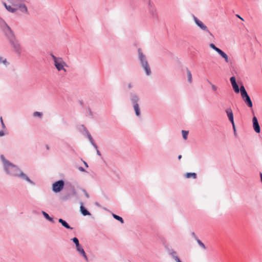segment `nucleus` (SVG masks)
Here are the masks:
<instances>
[{"label": "nucleus", "mask_w": 262, "mask_h": 262, "mask_svg": "<svg viewBox=\"0 0 262 262\" xmlns=\"http://www.w3.org/2000/svg\"><path fill=\"white\" fill-rule=\"evenodd\" d=\"M0 159L2 163L3 170L7 175L11 177L20 178L32 185H35L34 182L18 166L9 161L4 155H1Z\"/></svg>", "instance_id": "obj_1"}, {"label": "nucleus", "mask_w": 262, "mask_h": 262, "mask_svg": "<svg viewBox=\"0 0 262 262\" xmlns=\"http://www.w3.org/2000/svg\"><path fill=\"white\" fill-rule=\"evenodd\" d=\"M25 3L26 0H7V2H3V5L10 13H15L19 11L23 14L28 15L29 13Z\"/></svg>", "instance_id": "obj_2"}, {"label": "nucleus", "mask_w": 262, "mask_h": 262, "mask_svg": "<svg viewBox=\"0 0 262 262\" xmlns=\"http://www.w3.org/2000/svg\"><path fill=\"white\" fill-rule=\"evenodd\" d=\"M138 59L141 67L145 71L147 76H150L151 74L150 68L147 61V57L142 51L140 48L138 49Z\"/></svg>", "instance_id": "obj_3"}, {"label": "nucleus", "mask_w": 262, "mask_h": 262, "mask_svg": "<svg viewBox=\"0 0 262 262\" xmlns=\"http://www.w3.org/2000/svg\"><path fill=\"white\" fill-rule=\"evenodd\" d=\"M50 56L53 61L54 66L58 72L63 71L64 73L67 72L65 67H68V65L62 58L56 57L52 53L50 54Z\"/></svg>", "instance_id": "obj_4"}, {"label": "nucleus", "mask_w": 262, "mask_h": 262, "mask_svg": "<svg viewBox=\"0 0 262 262\" xmlns=\"http://www.w3.org/2000/svg\"><path fill=\"white\" fill-rule=\"evenodd\" d=\"M9 40L14 51L18 55H20L22 52V48L19 41L16 39L14 33L6 37Z\"/></svg>", "instance_id": "obj_5"}, {"label": "nucleus", "mask_w": 262, "mask_h": 262, "mask_svg": "<svg viewBox=\"0 0 262 262\" xmlns=\"http://www.w3.org/2000/svg\"><path fill=\"white\" fill-rule=\"evenodd\" d=\"M240 93L241 95V97L243 99L244 102L247 104V105L250 107L252 108L253 103L251 100L250 96L248 95L244 86L242 85L240 86Z\"/></svg>", "instance_id": "obj_6"}, {"label": "nucleus", "mask_w": 262, "mask_h": 262, "mask_svg": "<svg viewBox=\"0 0 262 262\" xmlns=\"http://www.w3.org/2000/svg\"><path fill=\"white\" fill-rule=\"evenodd\" d=\"M193 20L196 25L204 32L208 33L210 36L213 37L212 33L209 30L207 27L200 19H199L195 16H192Z\"/></svg>", "instance_id": "obj_7"}, {"label": "nucleus", "mask_w": 262, "mask_h": 262, "mask_svg": "<svg viewBox=\"0 0 262 262\" xmlns=\"http://www.w3.org/2000/svg\"><path fill=\"white\" fill-rule=\"evenodd\" d=\"M0 29L6 37L13 33L12 29L6 23L5 20L1 17H0Z\"/></svg>", "instance_id": "obj_8"}, {"label": "nucleus", "mask_w": 262, "mask_h": 262, "mask_svg": "<svg viewBox=\"0 0 262 262\" xmlns=\"http://www.w3.org/2000/svg\"><path fill=\"white\" fill-rule=\"evenodd\" d=\"M64 185V182L63 180L57 181L52 184V191L54 193L59 192L63 189Z\"/></svg>", "instance_id": "obj_9"}, {"label": "nucleus", "mask_w": 262, "mask_h": 262, "mask_svg": "<svg viewBox=\"0 0 262 262\" xmlns=\"http://www.w3.org/2000/svg\"><path fill=\"white\" fill-rule=\"evenodd\" d=\"M129 99L133 105L138 104V102L140 101V97L139 95L136 93L131 92L129 94Z\"/></svg>", "instance_id": "obj_10"}, {"label": "nucleus", "mask_w": 262, "mask_h": 262, "mask_svg": "<svg viewBox=\"0 0 262 262\" xmlns=\"http://www.w3.org/2000/svg\"><path fill=\"white\" fill-rule=\"evenodd\" d=\"M76 251L78 252L79 254L81 256H82L86 261L88 262L89 261L88 257L83 247L81 245H79L78 246H77L76 247Z\"/></svg>", "instance_id": "obj_11"}, {"label": "nucleus", "mask_w": 262, "mask_h": 262, "mask_svg": "<svg viewBox=\"0 0 262 262\" xmlns=\"http://www.w3.org/2000/svg\"><path fill=\"white\" fill-rule=\"evenodd\" d=\"M1 125H0V137H3L7 134L6 130V126L4 122L3 118H0Z\"/></svg>", "instance_id": "obj_12"}, {"label": "nucleus", "mask_w": 262, "mask_h": 262, "mask_svg": "<svg viewBox=\"0 0 262 262\" xmlns=\"http://www.w3.org/2000/svg\"><path fill=\"white\" fill-rule=\"evenodd\" d=\"M253 127L255 132L257 133H259L260 132V127L259 125L257 118L254 116L252 119Z\"/></svg>", "instance_id": "obj_13"}, {"label": "nucleus", "mask_w": 262, "mask_h": 262, "mask_svg": "<svg viewBox=\"0 0 262 262\" xmlns=\"http://www.w3.org/2000/svg\"><path fill=\"white\" fill-rule=\"evenodd\" d=\"M148 11L150 14L153 17H156L157 16V13L156 11V9L154 6L153 3L149 0L148 1Z\"/></svg>", "instance_id": "obj_14"}, {"label": "nucleus", "mask_w": 262, "mask_h": 262, "mask_svg": "<svg viewBox=\"0 0 262 262\" xmlns=\"http://www.w3.org/2000/svg\"><path fill=\"white\" fill-rule=\"evenodd\" d=\"M226 113L229 119V120L232 123V125H234V117L233 114L231 107H228L226 110Z\"/></svg>", "instance_id": "obj_15"}, {"label": "nucleus", "mask_w": 262, "mask_h": 262, "mask_svg": "<svg viewBox=\"0 0 262 262\" xmlns=\"http://www.w3.org/2000/svg\"><path fill=\"white\" fill-rule=\"evenodd\" d=\"M217 53L225 60V61L226 63H228L229 62V57L226 53L221 49L219 50Z\"/></svg>", "instance_id": "obj_16"}, {"label": "nucleus", "mask_w": 262, "mask_h": 262, "mask_svg": "<svg viewBox=\"0 0 262 262\" xmlns=\"http://www.w3.org/2000/svg\"><path fill=\"white\" fill-rule=\"evenodd\" d=\"M58 222L59 223H60L62 226L63 227H64L65 228L67 229H70V230H72L73 229V228L71 227L69 224L68 223L64 220H63V219H59L58 220Z\"/></svg>", "instance_id": "obj_17"}, {"label": "nucleus", "mask_w": 262, "mask_h": 262, "mask_svg": "<svg viewBox=\"0 0 262 262\" xmlns=\"http://www.w3.org/2000/svg\"><path fill=\"white\" fill-rule=\"evenodd\" d=\"M168 254L173 259H174V260L179 258V257L177 255V252L172 249H169L168 250Z\"/></svg>", "instance_id": "obj_18"}, {"label": "nucleus", "mask_w": 262, "mask_h": 262, "mask_svg": "<svg viewBox=\"0 0 262 262\" xmlns=\"http://www.w3.org/2000/svg\"><path fill=\"white\" fill-rule=\"evenodd\" d=\"M80 211L83 215H90L91 213L89 211H88L83 206V203L82 202L80 203Z\"/></svg>", "instance_id": "obj_19"}, {"label": "nucleus", "mask_w": 262, "mask_h": 262, "mask_svg": "<svg viewBox=\"0 0 262 262\" xmlns=\"http://www.w3.org/2000/svg\"><path fill=\"white\" fill-rule=\"evenodd\" d=\"M133 106L134 110L135 112L136 115L137 117H140L141 115V113H140V110L139 104H136V105H133Z\"/></svg>", "instance_id": "obj_20"}, {"label": "nucleus", "mask_w": 262, "mask_h": 262, "mask_svg": "<svg viewBox=\"0 0 262 262\" xmlns=\"http://www.w3.org/2000/svg\"><path fill=\"white\" fill-rule=\"evenodd\" d=\"M41 213L46 220H48L49 221L52 223H54V219L52 217H50L47 212H46L44 211H42Z\"/></svg>", "instance_id": "obj_21"}, {"label": "nucleus", "mask_w": 262, "mask_h": 262, "mask_svg": "<svg viewBox=\"0 0 262 262\" xmlns=\"http://www.w3.org/2000/svg\"><path fill=\"white\" fill-rule=\"evenodd\" d=\"M88 139H89L90 142H91V144L94 147V148L95 149H97V145L94 142V140L93 139L92 137L91 136V134L89 132H88Z\"/></svg>", "instance_id": "obj_22"}, {"label": "nucleus", "mask_w": 262, "mask_h": 262, "mask_svg": "<svg viewBox=\"0 0 262 262\" xmlns=\"http://www.w3.org/2000/svg\"><path fill=\"white\" fill-rule=\"evenodd\" d=\"M0 64H3L7 67L9 65V62L7 61L6 58L0 56Z\"/></svg>", "instance_id": "obj_23"}, {"label": "nucleus", "mask_w": 262, "mask_h": 262, "mask_svg": "<svg viewBox=\"0 0 262 262\" xmlns=\"http://www.w3.org/2000/svg\"><path fill=\"white\" fill-rule=\"evenodd\" d=\"M185 177L187 179L193 178L195 179L196 178V174L194 172H187L185 174Z\"/></svg>", "instance_id": "obj_24"}, {"label": "nucleus", "mask_w": 262, "mask_h": 262, "mask_svg": "<svg viewBox=\"0 0 262 262\" xmlns=\"http://www.w3.org/2000/svg\"><path fill=\"white\" fill-rule=\"evenodd\" d=\"M186 72H187V77H188V81L190 83H191L192 81L191 73L188 69H186Z\"/></svg>", "instance_id": "obj_25"}, {"label": "nucleus", "mask_w": 262, "mask_h": 262, "mask_svg": "<svg viewBox=\"0 0 262 262\" xmlns=\"http://www.w3.org/2000/svg\"><path fill=\"white\" fill-rule=\"evenodd\" d=\"M232 86L233 87V89L234 92L236 93H238L239 92H240V89H239V87H238L237 83L232 84Z\"/></svg>", "instance_id": "obj_26"}, {"label": "nucleus", "mask_w": 262, "mask_h": 262, "mask_svg": "<svg viewBox=\"0 0 262 262\" xmlns=\"http://www.w3.org/2000/svg\"><path fill=\"white\" fill-rule=\"evenodd\" d=\"M113 216L116 220L120 221L122 224L124 223V221L121 217H120L115 214H113Z\"/></svg>", "instance_id": "obj_27"}, {"label": "nucleus", "mask_w": 262, "mask_h": 262, "mask_svg": "<svg viewBox=\"0 0 262 262\" xmlns=\"http://www.w3.org/2000/svg\"><path fill=\"white\" fill-rule=\"evenodd\" d=\"M188 133H189L188 131H186V130H182V136L184 140H186L187 139Z\"/></svg>", "instance_id": "obj_28"}, {"label": "nucleus", "mask_w": 262, "mask_h": 262, "mask_svg": "<svg viewBox=\"0 0 262 262\" xmlns=\"http://www.w3.org/2000/svg\"><path fill=\"white\" fill-rule=\"evenodd\" d=\"M196 242L201 248H202L204 250L206 249L205 245L201 242V240H200L199 239H197Z\"/></svg>", "instance_id": "obj_29"}, {"label": "nucleus", "mask_w": 262, "mask_h": 262, "mask_svg": "<svg viewBox=\"0 0 262 262\" xmlns=\"http://www.w3.org/2000/svg\"><path fill=\"white\" fill-rule=\"evenodd\" d=\"M71 240L75 244L76 247L77 246L80 245L79 244V240L77 237H74V238H72Z\"/></svg>", "instance_id": "obj_30"}, {"label": "nucleus", "mask_w": 262, "mask_h": 262, "mask_svg": "<svg viewBox=\"0 0 262 262\" xmlns=\"http://www.w3.org/2000/svg\"><path fill=\"white\" fill-rule=\"evenodd\" d=\"M33 116L34 117H38L41 118L42 116V113L39 112H35L33 113Z\"/></svg>", "instance_id": "obj_31"}, {"label": "nucleus", "mask_w": 262, "mask_h": 262, "mask_svg": "<svg viewBox=\"0 0 262 262\" xmlns=\"http://www.w3.org/2000/svg\"><path fill=\"white\" fill-rule=\"evenodd\" d=\"M209 47L212 49L213 50H214L215 51H216V52H217V51H219V50H220V49L217 48L215 45L214 44L211 43H210L209 44Z\"/></svg>", "instance_id": "obj_32"}, {"label": "nucleus", "mask_w": 262, "mask_h": 262, "mask_svg": "<svg viewBox=\"0 0 262 262\" xmlns=\"http://www.w3.org/2000/svg\"><path fill=\"white\" fill-rule=\"evenodd\" d=\"M208 82L210 84L211 86L212 90L214 91H216L217 90V86L215 85L214 84L211 83L209 80H207Z\"/></svg>", "instance_id": "obj_33"}, {"label": "nucleus", "mask_w": 262, "mask_h": 262, "mask_svg": "<svg viewBox=\"0 0 262 262\" xmlns=\"http://www.w3.org/2000/svg\"><path fill=\"white\" fill-rule=\"evenodd\" d=\"M69 196H70L69 194H67L66 195H62L61 197V199L62 201H66L68 200L69 199Z\"/></svg>", "instance_id": "obj_34"}, {"label": "nucleus", "mask_w": 262, "mask_h": 262, "mask_svg": "<svg viewBox=\"0 0 262 262\" xmlns=\"http://www.w3.org/2000/svg\"><path fill=\"white\" fill-rule=\"evenodd\" d=\"M230 80L231 84L236 83V79H235V77H234V76L231 77L230 79Z\"/></svg>", "instance_id": "obj_35"}, {"label": "nucleus", "mask_w": 262, "mask_h": 262, "mask_svg": "<svg viewBox=\"0 0 262 262\" xmlns=\"http://www.w3.org/2000/svg\"><path fill=\"white\" fill-rule=\"evenodd\" d=\"M127 88H128V90H130V89H132L133 88V84L131 82H129L127 84Z\"/></svg>", "instance_id": "obj_36"}, {"label": "nucleus", "mask_w": 262, "mask_h": 262, "mask_svg": "<svg viewBox=\"0 0 262 262\" xmlns=\"http://www.w3.org/2000/svg\"><path fill=\"white\" fill-rule=\"evenodd\" d=\"M82 192H83L84 194L85 195V196L87 198H90V196H89V194H88V193L84 189H82Z\"/></svg>", "instance_id": "obj_37"}, {"label": "nucleus", "mask_w": 262, "mask_h": 262, "mask_svg": "<svg viewBox=\"0 0 262 262\" xmlns=\"http://www.w3.org/2000/svg\"><path fill=\"white\" fill-rule=\"evenodd\" d=\"M191 235L196 239V241L197 239H199L194 232H192Z\"/></svg>", "instance_id": "obj_38"}, {"label": "nucleus", "mask_w": 262, "mask_h": 262, "mask_svg": "<svg viewBox=\"0 0 262 262\" xmlns=\"http://www.w3.org/2000/svg\"><path fill=\"white\" fill-rule=\"evenodd\" d=\"M78 169L81 171H85V169L82 167H79Z\"/></svg>", "instance_id": "obj_39"}, {"label": "nucleus", "mask_w": 262, "mask_h": 262, "mask_svg": "<svg viewBox=\"0 0 262 262\" xmlns=\"http://www.w3.org/2000/svg\"><path fill=\"white\" fill-rule=\"evenodd\" d=\"M88 112H89V115L91 116H92L93 113H92V111L89 108H88Z\"/></svg>", "instance_id": "obj_40"}, {"label": "nucleus", "mask_w": 262, "mask_h": 262, "mask_svg": "<svg viewBox=\"0 0 262 262\" xmlns=\"http://www.w3.org/2000/svg\"><path fill=\"white\" fill-rule=\"evenodd\" d=\"M97 150V154L99 156H100L101 155V154H100V152L99 151V150L98 149V148L97 149H96Z\"/></svg>", "instance_id": "obj_41"}, {"label": "nucleus", "mask_w": 262, "mask_h": 262, "mask_svg": "<svg viewBox=\"0 0 262 262\" xmlns=\"http://www.w3.org/2000/svg\"><path fill=\"white\" fill-rule=\"evenodd\" d=\"M236 16L237 17H238L239 18H240L241 19H242V20H244L243 18L242 17H241L239 15L237 14Z\"/></svg>", "instance_id": "obj_42"}, {"label": "nucleus", "mask_w": 262, "mask_h": 262, "mask_svg": "<svg viewBox=\"0 0 262 262\" xmlns=\"http://www.w3.org/2000/svg\"><path fill=\"white\" fill-rule=\"evenodd\" d=\"M176 262H182L180 259L179 258L177 260H175Z\"/></svg>", "instance_id": "obj_43"}, {"label": "nucleus", "mask_w": 262, "mask_h": 262, "mask_svg": "<svg viewBox=\"0 0 262 262\" xmlns=\"http://www.w3.org/2000/svg\"><path fill=\"white\" fill-rule=\"evenodd\" d=\"M83 163H84V165H85L86 167H88V164H87L85 162H83Z\"/></svg>", "instance_id": "obj_44"}, {"label": "nucleus", "mask_w": 262, "mask_h": 262, "mask_svg": "<svg viewBox=\"0 0 262 262\" xmlns=\"http://www.w3.org/2000/svg\"><path fill=\"white\" fill-rule=\"evenodd\" d=\"M232 126H233V128L234 130V132H235V124H234V125H232Z\"/></svg>", "instance_id": "obj_45"}, {"label": "nucleus", "mask_w": 262, "mask_h": 262, "mask_svg": "<svg viewBox=\"0 0 262 262\" xmlns=\"http://www.w3.org/2000/svg\"><path fill=\"white\" fill-rule=\"evenodd\" d=\"M178 158L179 160H180L182 158V156L181 155H179L178 156Z\"/></svg>", "instance_id": "obj_46"}]
</instances>
